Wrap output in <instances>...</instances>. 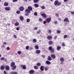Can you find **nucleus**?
<instances>
[{
    "mask_svg": "<svg viewBox=\"0 0 74 74\" xmlns=\"http://www.w3.org/2000/svg\"><path fill=\"white\" fill-rule=\"evenodd\" d=\"M33 11V8H32V7L30 6H29L28 7L27 9L25 10V12H27L28 13L30 14V13H31V11Z\"/></svg>",
    "mask_w": 74,
    "mask_h": 74,
    "instance_id": "obj_1",
    "label": "nucleus"
},
{
    "mask_svg": "<svg viewBox=\"0 0 74 74\" xmlns=\"http://www.w3.org/2000/svg\"><path fill=\"white\" fill-rule=\"evenodd\" d=\"M49 51H50L51 53H53L55 51V50L54 49L52 48V46H50L49 47Z\"/></svg>",
    "mask_w": 74,
    "mask_h": 74,
    "instance_id": "obj_2",
    "label": "nucleus"
},
{
    "mask_svg": "<svg viewBox=\"0 0 74 74\" xmlns=\"http://www.w3.org/2000/svg\"><path fill=\"white\" fill-rule=\"evenodd\" d=\"M41 16H42L43 18H45L47 17V14H45V13H43L41 14Z\"/></svg>",
    "mask_w": 74,
    "mask_h": 74,
    "instance_id": "obj_3",
    "label": "nucleus"
},
{
    "mask_svg": "<svg viewBox=\"0 0 74 74\" xmlns=\"http://www.w3.org/2000/svg\"><path fill=\"white\" fill-rule=\"evenodd\" d=\"M10 8H11L10 7H6L5 8V10L6 11H10Z\"/></svg>",
    "mask_w": 74,
    "mask_h": 74,
    "instance_id": "obj_4",
    "label": "nucleus"
},
{
    "mask_svg": "<svg viewBox=\"0 0 74 74\" xmlns=\"http://www.w3.org/2000/svg\"><path fill=\"white\" fill-rule=\"evenodd\" d=\"M47 40H51V39L52 38V37L51 36H48L47 37Z\"/></svg>",
    "mask_w": 74,
    "mask_h": 74,
    "instance_id": "obj_5",
    "label": "nucleus"
},
{
    "mask_svg": "<svg viewBox=\"0 0 74 74\" xmlns=\"http://www.w3.org/2000/svg\"><path fill=\"white\" fill-rule=\"evenodd\" d=\"M19 8L21 11H22L24 10V8L22 6L20 7Z\"/></svg>",
    "mask_w": 74,
    "mask_h": 74,
    "instance_id": "obj_6",
    "label": "nucleus"
},
{
    "mask_svg": "<svg viewBox=\"0 0 74 74\" xmlns=\"http://www.w3.org/2000/svg\"><path fill=\"white\" fill-rule=\"evenodd\" d=\"M29 74H34V71L33 70H31L29 71Z\"/></svg>",
    "mask_w": 74,
    "mask_h": 74,
    "instance_id": "obj_7",
    "label": "nucleus"
},
{
    "mask_svg": "<svg viewBox=\"0 0 74 74\" xmlns=\"http://www.w3.org/2000/svg\"><path fill=\"white\" fill-rule=\"evenodd\" d=\"M51 19H47L46 20V21L47 23H49V22H51Z\"/></svg>",
    "mask_w": 74,
    "mask_h": 74,
    "instance_id": "obj_8",
    "label": "nucleus"
},
{
    "mask_svg": "<svg viewBox=\"0 0 74 74\" xmlns=\"http://www.w3.org/2000/svg\"><path fill=\"white\" fill-rule=\"evenodd\" d=\"M52 59V58L50 56H48V58H47L48 60H49V61H51V60Z\"/></svg>",
    "mask_w": 74,
    "mask_h": 74,
    "instance_id": "obj_9",
    "label": "nucleus"
},
{
    "mask_svg": "<svg viewBox=\"0 0 74 74\" xmlns=\"http://www.w3.org/2000/svg\"><path fill=\"white\" fill-rule=\"evenodd\" d=\"M58 1H56L54 3V5H58Z\"/></svg>",
    "mask_w": 74,
    "mask_h": 74,
    "instance_id": "obj_10",
    "label": "nucleus"
},
{
    "mask_svg": "<svg viewBox=\"0 0 74 74\" xmlns=\"http://www.w3.org/2000/svg\"><path fill=\"white\" fill-rule=\"evenodd\" d=\"M51 58L53 59H55V58H56V56L54 54L51 55Z\"/></svg>",
    "mask_w": 74,
    "mask_h": 74,
    "instance_id": "obj_11",
    "label": "nucleus"
},
{
    "mask_svg": "<svg viewBox=\"0 0 74 74\" xmlns=\"http://www.w3.org/2000/svg\"><path fill=\"white\" fill-rule=\"evenodd\" d=\"M46 63L47 64H51V62H49V61L47 60L46 62Z\"/></svg>",
    "mask_w": 74,
    "mask_h": 74,
    "instance_id": "obj_12",
    "label": "nucleus"
},
{
    "mask_svg": "<svg viewBox=\"0 0 74 74\" xmlns=\"http://www.w3.org/2000/svg\"><path fill=\"white\" fill-rule=\"evenodd\" d=\"M4 6H8V2H5L4 4Z\"/></svg>",
    "mask_w": 74,
    "mask_h": 74,
    "instance_id": "obj_13",
    "label": "nucleus"
},
{
    "mask_svg": "<svg viewBox=\"0 0 74 74\" xmlns=\"http://www.w3.org/2000/svg\"><path fill=\"white\" fill-rule=\"evenodd\" d=\"M15 63L13 62H12V63L11 64L10 66L11 67H13L14 66H15Z\"/></svg>",
    "mask_w": 74,
    "mask_h": 74,
    "instance_id": "obj_14",
    "label": "nucleus"
},
{
    "mask_svg": "<svg viewBox=\"0 0 74 74\" xmlns=\"http://www.w3.org/2000/svg\"><path fill=\"white\" fill-rule=\"evenodd\" d=\"M5 69H6V70H10V67H9V66H6Z\"/></svg>",
    "mask_w": 74,
    "mask_h": 74,
    "instance_id": "obj_15",
    "label": "nucleus"
},
{
    "mask_svg": "<svg viewBox=\"0 0 74 74\" xmlns=\"http://www.w3.org/2000/svg\"><path fill=\"white\" fill-rule=\"evenodd\" d=\"M34 6L35 7V8H37V7H39V5H38V4H35L34 5Z\"/></svg>",
    "mask_w": 74,
    "mask_h": 74,
    "instance_id": "obj_16",
    "label": "nucleus"
},
{
    "mask_svg": "<svg viewBox=\"0 0 74 74\" xmlns=\"http://www.w3.org/2000/svg\"><path fill=\"white\" fill-rule=\"evenodd\" d=\"M60 49H61V47L60 46L57 47V49L58 51H59Z\"/></svg>",
    "mask_w": 74,
    "mask_h": 74,
    "instance_id": "obj_17",
    "label": "nucleus"
},
{
    "mask_svg": "<svg viewBox=\"0 0 74 74\" xmlns=\"http://www.w3.org/2000/svg\"><path fill=\"white\" fill-rule=\"evenodd\" d=\"M12 70H15L16 69V66H14L13 67H12Z\"/></svg>",
    "mask_w": 74,
    "mask_h": 74,
    "instance_id": "obj_18",
    "label": "nucleus"
},
{
    "mask_svg": "<svg viewBox=\"0 0 74 74\" xmlns=\"http://www.w3.org/2000/svg\"><path fill=\"white\" fill-rule=\"evenodd\" d=\"M40 52L41 51L40 50H38L36 51V53H38V54L39 53H40Z\"/></svg>",
    "mask_w": 74,
    "mask_h": 74,
    "instance_id": "obj_19",
    "label": "nucleus"
},
{
    "mask_svg": "<svg viewBox=\"0 0 74 74\" xmlns=\"http://www.w3.org/2000/svg\"><path fill=\"white\" fill-rule=\"evenodd\" d=\"M64 22H67L68 23L69 22V21L68 20V19H65L64 20Z\"/></svg>",
    "mask_w": 74,
    "mask_h": 74,
    "instance_id": "obj_20",
    "label": "nucleus"
},
{
    "mask_svg": "<svg viewBox=\"0 0 74 74\" xmlns=\"http://www.w3.org/2000/svg\"><path fill=\"white\" fill-rule=\"evenodd\" d=\"M6 59H4V57H2L1 58V60H5L6 62H7V60H6Z\"/></svg>",
    "mask_w": 74,
    "mask_h": 74,
    "instance_id": "obj_21",
    "label": "nucleus"
},
{
    "mask_svg": "<svg viewBox=\"0 0 74 74\" xmlns=\"http://www.w3.org/2000/svg\"><path fill=\"white\" fill-rule=\"evenodd\" d=\"M10 74H18L17 72H11Z\"/></svg>",
    "mask_w": 74,
    "mask_h": 74,
    "instance_id": "obj_22",
    "label": "nucleus"
},
{
    "mask_svg": "<svg viewBox=\"0 0 74 74\" xmlns=\"http://www.w3.org/2000/svg\"><path fill=\"white\" fill-rule=\"evenodd\" d=\"M35 48H36V49H38L39 47H38V45H36L35 46Z\"/></svg>",
    "mask_w": 74,
    "mask_h": 74,
    "instance_id": "obj_23",
    "label": "nucleus"
},
{
    "mask_svg": "<svg viewBox=\"0 0 74 74\" xmlns=\"http://www.w3.org/2000/svg\"><path fill=\"white\" fill-rule=\"evenodd\" d=\"M42 66H40V69L41 71H44V69H43V68L42 67Z\"/></svg>",
    "mask_w": 74,
    "mask_h": 74,
    "instance_id": "obj_24",
    "label": "nucleus"
},
{
    "mask_svg": "<svg viewBox=\"0 0 74 74\" xmlns=\"http://www.w3.org/2000/svg\"><path fill=\"white\" fill-rule=\"evenodd\" d=\"M23 69L24 70H25L26 69V66L25 65H24L22 66Z\"/></svg>",
    "mask_w": 74,
    "mask_h": 74,
    "instance_id": "obj_25",
    "label": "nucleus"
},
{
    "mask_svg": "<svg viewBox=\"0 0 74 74\" xmlns=\"http://www.w3.org/2000/svg\"><path fill=\"white\" fill-rule=\"evenodd\" d=\"M34 69H35L36 70H37V69H38V67L37 66H34Z\"/></svg>",
    "mask_w": 74,
    "mask_h": 74,
    "instance_id": "obj_26",
    "label": "nucleus"
},
{
    "mask_svg": "<svg viewBox=\"0 0 74 74\" xmlns=\"http://www.w3.org/2000/svg\"><path fill=\"white\" fill-rule=\"evenodd\" d=\"M60 61L61 62H63L64 61V58H60Z\"/></svg>",
    "mask_w": 74,
    "mask_h": 74,
    "instance_id": "obj_27",
    "label": "nucleus"
},
{
    "mask_svg": "<svg viewBox=\"0 0 74 74\" xmlns=\"http://www.w3.org/2000/svg\"><path fill=\"white\" fill-rule=\"evenodd\" d=\"M33 42L34 43H36L37 42V40L36 39H33Z\"/></svg>",
    "mask_w": 74,
    "mask_h": 74,
    "instance_id": "obj_28",
    "label": "nucleus"
},
{
    "mask_svg": "<svg viewBox=\"0 0 74 74\" xmlns=\"http://www.w3.org/2000/svg\"><path fill=\"white\" fill-rule=\"evenodd\" d=\"M38 1V0H34L33 2L35 3H36Z\"/></svg>",
    "mask_w": 74,
    "mask_h": 74,
    "instance_id": "obj_29",
    "label": "nucleus"
},
{
    "mask_svg": "<svg viewBox=\"0 0 74 74\" xmlns=\"http://www.w3.org/2000/svg\"><path fill=\"white\" fill-rule=\"evenodd\" d=\"M4 66H2L1 67V70H4Z\"/></svg>",
    "mask_w": 74,
    "mask_h": 74,
    "instance_id": "obj_30",
    "label": "nucleus"
},
{
    "mask_svg": "<svg viewBox=\"0 0 74 74\" xmlns=\"http://www.w3.org/2000/svg\"><path fill=\"white\" fill-rule=\"evenodd\" d=\"M19 24V23L18 22H17L15 24V26H18Z\"/></svg>",
    "mask_w": 74,
    "mask_h": 74,
    "instance_id": "obj_31",
    "label": "nucleus"
},
{
    "mask_svg": "<svg viewBox=\"0 0 74 74\" xmlns=\"http://www.w3.org/2000/svg\"><path fill=\"white\" fill-rule=\"evenodd\" d=\"M37 66H41V63H38L37 64Z\"/></svg>",
    "mask_w": 74,
    "mask_h": 74,
    "instance_id": "obj_32",
    "label": "nucleus"
},
{
    "mask_svg": "<svg viewBox=\"0 0 74 74\" xmlns=\"http://www.w3.org/2000/svg\"><path fill=\"white\" fill-rule=\"evenodd\" d=\"M48 70V67H47L46 66L45 69V71H47Z\"/></svg>",
    "mask_w": 74,
    "mask_h": 74,
    "instance_id": "obj_33",
    "label": "nucleus"
},
{
    "mask_svg": "<svg viewBox=\"0 0 74 74\" xmlns=\"http://www.w3.org/2000/svg\"><path fill=\"white\" fill-rule=\"evenodd\" d=\"M41 8L42 10H44L45 8V7L44 6H43Z\"/></svg>",
    "mask_w": 74,
    "mask_h": 74,
    "instance_id": "obj_34",
    "label": "nucleus"
},
{
    "mask_svg": "<svg viewBox=\"0 0 74 74\" xmlns=\"http://www.w3.org/2000/svg\"><path fill=\"white\" fill-rule=\"evenodd\" d=\"M57 33H58V34H60V30L57 31Z\"/></svg>",
    "mask_w": 74,
    "mask_h": 74,
    "instance_id": "obj_35",
    "label": "nucleus"
},
{
    "mask_svg": "<svg viewBox=\"0 0 74 74\" xmlns=\"http://www.w3.org/2000/svg\"><path fill=\"white\" fill-rule=\"evenodd\" d=\"M52 43V41H49V45H51Z\"/></svg>",
    "mask_w": 74,
    "mask_h": 74,
    "instance_id": "obj_36",
    "label": "nucleus"
},
{
    "mask_svg": "<svg viewBox=\"0 0 74 74\" xmlns=\"http://www.w3.org/2000/svg\"><path fill=\"white\" fill-rule=\"evenodd\" d=\"M16 14H19L20 13H21V12L19 11H18L16 12Z\"/></svg>",
    "mask_w": 74,
    "mask_h": 74,
    "instance_id": "obj_37",
    "label": "nucleus"
},
{
    "mask_svg": "<svg viewBox=\"0 0 74 74\" xmlns=\"http://www.w3.org/2000/svg\"><path fill=\"white\" fill-rule=\"evenodd\" d=\"M48 33L49 34H51V32H52V31H51V30H48Z\"/></svg>",
    "mask_w": 74,
    "mask_h": 74,
    "instance_id": "obj_38",
    "label": "nucleus"
},
{
    "mask_svg": "<svg viewBox=\"0 0 74 74\" xmlns=\"http://www.w3.org/2000/svg\"><path fill=\"white\" fill-rule=\"evenodd\" d=\"M21 51H19L18 52V55H20V54H21Z\"/></svg>",
    "mask_w": 74,
    "mask_h": 74,
    "instance_id": "obj_39",
    "label": "nucleus"
},
{
    "mask_svg": "<svg viewBox=\"0 0 74 74\" xmlns=\"http://www.w3.org/2000/svg\"><path fill=\"white\" fill-rule=\"evenodd\" d=\"M67 35H65L64 36V38H67Z\"/></svg>",
    "mask_w": 74,
    "mask_h": 74,
    "instance_id": "obj_40",
    "label": "nucleus"
},
{
    "mask_svg": "<svg viewBox=\"0 0 74 74\" xmlns=\"http://www.w3.org/2000/svg\"><path fill=\"white\" fill-rule=\"evenodd\" d=\"M34 15L35 16H37V12H35L34 13Z\"/></svg>",
    "mask_w": 74,
    "mask_h": 74,
    "instance_id": "obj_41",
    "label": "nucleus"
},
{
    "mask_svg": "<svg viewBox=\"0 0 74 74\" xmlns=\"http://www.w3.org/2000/svg\"><path fill=\"white\" fill-rule=\"evenodd\" d=\"M29 48V47L28 46H27L25 47L26 49H28Z\"/></svg>",
    "mask_w": 74,
    "mask_h": 74,
    "instance_id": "obj_42",
    "label": "nucleus"
},
{
    "mask_svg": "<svg viewBox=\"0 0 74 74\" xmlns=\"http://www.w3.org/2000/svg\"><path fill=\"white\" fill-rule=\"evenodd\" d=\"M30 19H27L26 20L27 22H30Z\"/></svg>",
    "mask_w": 74,
    "mask_h": 74,
    "instance_id": "obj_43",
    "label": "nucleus"
},
{
    "mask_svg": "<svg viewBox=\"0 0 74 74\" xmlns=\"http://www.w3.org/2000/svg\"><path fill=\"white\" fill-rule=\"evenodd\" d=\"M58 6L60 5H61V2H58V4H57Z\"/></svg>",
    "mask_w": 74,
    "mask_h": 74,
    "instance_id": "obj_44",
    "label": "nucleus"
},
{
    "mask_svg": "<svg viewBox=\"0 0 74 74\" xmlns=\"http://www.w3.org/2000/svg\"><path fill=\"white\" fill-rule=\"evenodd\" d=\"M40 32H41V30H39L37 32V33L38 34H39Z\"/></svg>",
    "mask_w": 74,
    "mask_h": 74,
    "instance_id": "obj_45",
    "label": "nucleus"
},
{
    "mask_svg": "<svg viewBox=\"0 0 74 74\" xmlns=\"http://www.w3.org/2000/svg\"><path fill=\"white\" fill-rule=\"evenodd\" d=\"M54 23L55 24H58V21H54Z\"/></svg>",
    "mask_w": 74,
    "mask_h": 74,
    "instance_id": "obj_46",
    "label": "nucleus"
},
{
    "mask_svg": "<svg viewBox=\"0 0 74 74\" xmlns=\"http://www.w3.org/2000/svg\"><path fill=\"white\" fill-rule=\"evenodd\" d=\"M7 49L8 51H9V50H10V48L9 47H8L7 48Z\"/></svg>",
    "mask_w": 74,
    "mask_h": 74,
    "instance_id": "obj_47",
    "label": "nucleus"
},
{
    "mask_svg": "<svg viewBox=\"0 0 74 74\" xmlns=\"http://www.w3.org/2000/svg\"><path fill=\"white\" fill-rule=\"evenodd\" d=\"M18 0H13L12 1L14 3L16 2V1H18Z\"/></svg>",
    "mask_w": 74,
    "mask_h": 74,
    "instance_id": "obj_48",
    "label": "nucleus"
},
{
    "mask_svg": "<svg viewBox=\"0 0 74 74\" xmlns=\"http://www.w3.org/2000/svg\"><path fill=\"white\" fill-rule=\"evenodd\" d=\"M56 16L57 17H59V15H58V13H56Z\"/></svg>",
    "mask_w": 74,
    "mask_h": 74,
    "instance_id": "obj_49",
    "label": "nucleus"
},
{
    "mask_svg": "<svg viewBox=\"0 0 74 74\" xmlns=\"http://www.w3.org/2000/svg\"><path fill=\"white\" fill-rule=\"evenodd\" d=\"M20 19H23V17L22 16H20Z\"/></svg>",
    "mask_w": 74,
    "mask_h": 74,
    "instance_id": "obj_50",
    "label": "nucleus"
},
{
    "mask_svg": "<svg viewBox=\"0 0 74 74\" xmlns=\"http://www.w3.org/2000/svg\"><path fill=\"white\" fill-rule=\"evenodd\" d=\"M29 14V13H28L27 12L25 14V16H28Z\"/></svg>",
    "mask_w": 74,
    "mask_h": 74,
    "instance_id": "obj_51",
    "label": "nucleus"
},
{
    "mask_svg": "<svg viewBox=\"0 0 74 74\" xmlns=\"http://www.w3.org/2000/svg\"><path fill=\"white\" fill-rule=\"evenodd\" d=\"M62 44L63 47H64V45H65V44H64V43H62Z\"/></svg>",
    "mask_w": 74,
    "mask_h": 74,
    "instance_id": "obj_52",
    "label": "nucleus"
},
{
    "mask_svg": "<svg viewBox=\"0 0 74 74\" xmlns=\"http://www.w3.org/2000/svg\"><path fill=\"white\" fill-rule=\"evenodd\" d=\"M16 29L17 30H19V27H17L16 28Z\"/></svg>",
    "mask_w": 74,
    "mask_h": 74,
    "instance_id": "obj_53",
    "label": "nucleus"
},
{
    "mask_svg": "<svg viewBox=\"0 0 74 74\" xmlns=\"http://www.w3.org/2000/svg\"><path fill=\"white\" fill-rule=\"evenodd\" d=\"M47 21H43V23L44 24H45V23H47Z\"/></svg>",
    "mask_w": 74,
    "mask_h": 74,
    "instance_id": "obj_54",
    "label": "nucleus"
},
{
    "mask_svg": "<svg viewBox=\"0 0 74 74\" xmlns=\"http://www.w3.org/2000/svg\"><path fill=\"white\" fill-rule=\"evenodd\" d=\"M37 29H38V28H37V27H36L34 28V30H37Z\"/></svg>",
    "mask_w": 74,
    "mask_h": 74,
    "instance_id": "obj_55",
    "label": "nucleus"
},
{
    "mask_svg": "<svg viewBox=\"0 0 74 74\" xmlns=\"http://www.w3.org/2000/svg\"><path fill=\"white\" fill-rule=\"evenodd\" d=\"M14 37L15 38H16L17 36H16V35H14Z\"/></svg>",
    "mask_w": 74,
    "mask_h": 74,
    "instance_id": "obj_56",
    "label": "nucleus"
},
{
    "mask_svg": "<svg viewBox=\"0 0 74 74\" xmlns=\"http://www.w3.org/2000/svg\"><path fill=\"white\" fill-rule=\"evenodd\" d=\"M1 47L2 48H4V47H5L4 46V45H2Z\"/></svg>",
    "mask_w": 74,
    "mask_h": 74,
    "instance_id": "obj_57",
    "label": "nucleus"
},
{
    "mask_svg": "<svg viewBox=\"0 0 74 74\" xmlns=\"http://www.w3.org/2000/svg\"><path fill=\"white\" fill-rule=\"evenodd\" d=\"M3 73H4V74H7V72L5 71H4Z\"/></svg>",
    "mask_w": 74,
    "mask_h": 74,
    "instance_id": "obj_58",
    "label": "nucleus"
},
{
    "mask_svg": "<svg viewBox=\"0 0 74 74\" xmlns=\"http://www.w3.org/2000/svg\"><path fill=\"white\" fill-rule=\"evenodd\" d=\"M69 0H64V2H67V1H69Z\"/></svg>",
    "mask_w": 74,
    "mask_h": 74,
    "instance_id": "obj_59",
    "label": "nucleus"
},
{
    "mask_svg": "<svg viewBox=\"0 0 74 74\" xmlns=\"http://www.w3.org/2000/svg\"><path fill=\"white\" fill-rule=\"evenodd\" d=\"M71 13L72 14H74V12H73L71 11Z\"/></svg>",
    "mask_w": 74,
    "mask_h": 74,
    "instance_id": "obj_60",
    "label": "nucleus"
},
{
    "mask_svg": "<svg viewBox=\"0 0 74 74\" xmlns=\"http://www.w3.org/2000/svg\"><path fill=\"white\" fill-rule=\"evenodd\" d=\"M39 22H41V21H42V19H39Z\"/></svg>",
    "mask_w": 74,
    "mask_h": 74,
    "instance_id": "obj_61",
    "label": "nucleus"
},
{
    "mask_svg": "<svg viewBox=\"0 0 74 74\" xmlns=\"http://www.w3.org/2000/svg\"><path fill=\"white\" fill-rule=\"evenodd\" d=\"M42 58H45V55H42Z\"/></svg>",
    "mask_w": 74,
    "mask_h": 74,
    "instance_id": "obj_62",
    "label": "nucleus"
},
{
    "mask_svg": "<svg viewBox=\"0 0 74 74\" xmlns=\"http://www.w3.org/2000/svg\"><path fill=\"white\" fill-rule=\"evenodd\" d=\"M57 38V37L56 36H55L54 38V39H55V40H56Z\"/></svg>",
    "mask_w": 74,
    "mask_h": 74,
    "instance_id": "obj_63",
    "label": "nucleus"
},
{
    "mask_svg": "<svg viewBox=\"0 0 74 74\" xmlns=\"http://www.w3.org/2000/svg\"><path fill=\"white\" fill-rule=\"evenodd\" d=\"M3 44H4V45H6V44H7V42H4L3 43Z\"/></svg>",
    "mask_w": 74,
    "mask_h": 74,
    "instance_id": "obj_64",
    "label": "nucleus"
}]
</instances>
